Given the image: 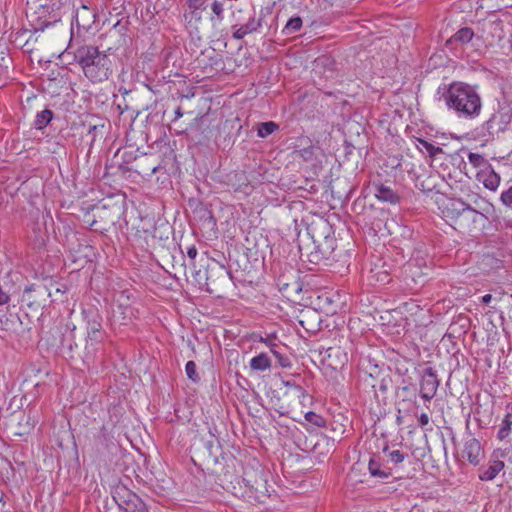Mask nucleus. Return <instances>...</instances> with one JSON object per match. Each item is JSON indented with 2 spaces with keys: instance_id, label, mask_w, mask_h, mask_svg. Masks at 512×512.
<instances>
[{
  "instance_id": "1",
  "label": "nucleus",
  "mask_w": 512,
  "mask_h": 512,
  "mask_svg": "<svg viewBox=\"0 0 512 512\" xmlns=\"http://www.w3.org/2000/svg\"><path fill=\"white\" fill-rule=\"evenodd\" d=\"M237 460L230 457L226 466L222 468L219 476H223L222 486L239 498H243L250 503H263L269 497L267 489V479L263 471L249 470L245 471L240 479L235 474Z\"/></svg>"
},
{
  "instance_id": "2",
  "label": "nucleus",
  "mask_w": 512,
  "mask_h": 512,
  "mask_svg": "<svg viewBox=\"0 0 512 512\" xmlns=\"http://www.w3.org/2000/svg\"><path fill=\"white\" fill-rule=\"evenodd\" d=\"M443 98L448 109L453 110L460 118L473 119L481 112V97L476 89L467 83L452 82Z\"/></svg>"
},
{
  "instance_id": "3",
  "label": "nucleus",
  "mask_w": 512,
  "mask_h": 512,
  "mask_svg": "<svg viewBox=\"0 0 512 512\" xmlns=\"http://www.w3.org/2000/svg\"><path fill=\"white\" fill-rule=\"evenodd\" d=\"M74 59L80 65L85 77L92 83H101L113 73L109 55L93 45H81L74 52Z\"/></svg>"
},
{
  "instance_id": "4",
  "label": "nucleus",
  "mask_w": 512,
  "mask_h": 512,
  "mask_svg": "<svg viewBox=\"0 0 512 512\" xmlns=\"http://www.w3.org/2000/svg\"><path fill=\"white\" fill-rule=\"evenodd\" d=\"M69 7V0H27L26 17L35 31H44L60 22Z\"/></svg>"
},
{
  "instance_id": "5",
  "label": "nucleus",
  "mask_w": 512,
  "mask_h": 512,
  "mask_svg": "<svg viewBox=\"0 0 512 512\" xmlns=\"http://www.w3.org/2000/svg\"><path fill=\"white\" fill-rule=\"evenodd\" d=\"M308 233L312 238L314 250L308 259L311 263L318 264L323 259H328L335 249V238L332 228L327 221L320 220L308 227Z\"/></svg>"
},
{
  "instance_id": "6",
  "label": "nucleus",
  "mask_w": 512,
  "mask_h": 512,
  "mask_svg": "<svg viewBox=\"0 0 512 512\" xmlns=\"http://www.w3.org/2000/svg\"><path fill=\"white\" fill-rule=\"evenodd\" d=\"M481 210H477L471 207L469 204L455 200L448 207V216L454 221L460 229L473 230L478 226H484L488 217L485 215V208L480 207Z\"/></svg>"
},
{
  "instance_id": "7",
  "label": "nucleus",
  "mask_w": 512,
  "mask_h": 512,
  "mask_svg": "<svg viewBox=\"0 0 512 512\" xmlns=\"http://www.w3.org/2000/svg\"><path fill=\"white\" fill-rule=\"evenodd\" d=\"M512 121V108L507 101L499 102L497 111L486 122L489 134L504 131Z\"/></svg>"
},
{
  "instance_id": "8",
  "label": "nucleus",
  "mask_w": 512,
  "mask_h": 512,
  "mask_svg": "<svg viewBox=\"0 0 512 512\" xmlns=\"http://www.w3.org/2000/svg\"><path fill=\"white\" fill-rule=\"evenodd\" d=\"M420 395L425 401L434 398L440 385V380L435 369L427 367L420 379Z\"/></svg>"
},
{
  "instance_id": "9",
  "label": "nucleus",
  "mask_w": 512,
  "mask_h": 512,
  "mask_svg": "<svg viewBox=\"0 0 512 512\" xmlns=\"http://www.w3.org/2000/svg\"><path fill=\"white\" fill-rule=\"evenodd\" d=\"M74 18L78 33L81 31L94 33L97 30L95 26L97 14L93 9L86 5H82L76 10Z\"/></svg>"
},
{
  "instance_id": "10",
  "label": "nucleus",
  "mask_w": 512,
  "mask_h": 512,
  "mask_svg": "<svg viewBox=\"0 0 512 512\" xmlns=\"http://www.w3.org/2000/svg\"><path fill=\"white\" fill-rule=\"evenodd\" d=\"M114 500L124 512H148L145 503L129 490L125 489L123 495L117 492V496H114Z\"/></svg>"
},
{
  "instance_id": "11",
  "label": "nucleus",
  "mask_w": 512,
  "mask_h": 512,
  "mask_svg": "<svg viewBox=\"0 0 512 512\" xmlns=\"http://www.w3.org/2000/svg\"><path fill=\"white\" fill-rule=\"evenodd\" d=\"M463 456L466 457L472 465H478L484 456L480 441L473 437L466 440Z\"/></svg>"
},
{
  "instance_id": "12",
  "label": "nucleus",
  "mask_w": 512,
  "mask_h": 512,
  "mask_svg": "<svg viewBox=\"0 0 512 512\" xmlns=\"http://www.w3.org/2000/svg\"><path fill=\"white\" fill-rule=\"evenodd\" d=\"M262 20V17L256 18L254 13L253 16L249 17L247 23L239 27L237 25H233V38L236 40H241L246 35L257 32L262 26Z\"/></svg>"
},
{
  "instance_id": "13",
  "label": "nucleus",
  "mask_w": 512,
  "mask_h": 512,
  "mask_svg": "<svg viewBox=\"0 0 512 512\" xmlns=\"http://www.w3.org/2000/svg\"><path fill=\"white\" fill-rule=\"evenodd\" d=\"M314 65L315 73L321 74L325 78H332L336 70L335 60L328 55H323L316 58Z\"/></svg>"
},
{
  "instance_id": "14",
  "label": "nucleus",
  "mask_w": 512,
  "mask_h": 512,
  "mask_svg": "<svg viewBox=\"0 0 512 512\" xmlns=\"http://www.w3.org/2000/svg\"><path fill=\"white\" fill-rule=\"evenodd\" d=\"M477 179L483 183L484 187L495 191L500 184V176L488 165L477 174Z\"/></svg>"
},
{
  "instance_id": "15",
  "label": "nucleus",
  "mask_w": 512,
  "mask_h": 512,
  "mask_svg": "<svg viewBox=\"0 0 512 512\" xmlns=\"http://www.w3.org/2000/svg\"><path fill=\"white\" fill-rule=\"evenodd\" d=\"M475 33L469 27H463L453 34L447 41L446 46L456 48L457 45H465L472 41Z\"/></svg>"
},
{
  "instance_id": "16",
  "label": "nucleus",
  "mask_w": 512,
  "mask_h": 512,
  "mask_svg": "<svg viewBox=\"0 0 512 512\" xmlns=\"http://www.w3.org/2000/svg\"><path fill=\"white\" fill-rule=\"evenodd\" d=\"M505 464L501 460H492L488 466H483L479 469V479L482 481L493 480L498 473L503 470Z\"/></svg>"
},
{
  "instance_id": "17",
  "label": "nucleus",
  "mask_w": 512,
  "mask_h": 512,
  "mask_svg": "<svg viewBox=\"0 0 512 512\" xmlns=\"http://www.w3.org/2000/svg\"><path fill=\"white\" fill-rule=\"evenodd\" d=\"M82 314L86 322L87 331L102 330V317L97 309L90 307L84 309Z\"/></svg>"
},
{
  "instance_id": "18",
  "label": "nucleus",
  "mask_w": 512,
  "mask_h": 512,
  "mask_svg": "<svg viewBox=\"0 0 512 512\" xmlns=\"http://www.w3.org/2000/svg\"><path fill=\"white\" fill-rule=\"evenodd\" d=\"M375 196L383 202L396 204L399 202V195L389 186L378 184L375 186Z\"/></svg>"
},
{
  "instance_id": "19",
  "label": "nucleus",
  "mask_w": 512,
  "mask_h": 512,
  "mask_svg": "<svg viewBox=\"0 0 512 512\" xmlns=\"http://www.w3.org/2000/svg\"><path fill=\"white\" fill-rule=\"evenodd\" d=\"M417 407L416 401L403 399L397 403L396 421L398 424L403 423V419Z\"/></svg>"
},
{
  "instance_id": "20",
  "label": "nucleus",
  "mask_w": 512,
  "mask_h": 512,
  "mask_svg": "<svg viewBox=\"0 0 512 512\" xmlns=\"http://www.w3.org/2000/svg\"><path fill=\"white\" fill-rule=\"evenodd\" d=\"M368 469H369L370 474L373 477L387 479L392 475L390 469H388L386 467L382 468L381 462L378 459H376L375 457H372L369 460Z\"/></svg>"
},
{
  "instance_id": "21",
  "label": "nucleus",
  "mask_w": 512,
  "mask_h": 512,
  "mask_svg": "<svg viewBox=\"0 0 512 512\" xmlns=\"http://www.w3.org/2000/svg\"><path fill=\"white\" fill-rule=\"evenodd\" d=\"M271 359L267 353H260L250 360V368L254 371H265L271 368Z\"/></svg>"
},
{
  "instance_id": "22",
  "label": "nucleus",
  "mask_w": 512,
  "mask_h": 512,
  "mask_svg": "<svg viewBox=\"0 0 512 512\" xmlns=\"http://www.w3.org/2000/svg\"><path fill=\"white\" fill-rule=\"evenodd\" d=\"M53 116V111L48 108L38 112L33 122V127L36 130L44 129L52 121Z\"/></svg>"
},
{
  "instance_id": "23",
  "label": "nucleus",
  "mask_w": 512,
  "mask_h": 512,
  "mask_svg": "<svg viewBox=\"0 0 512 512\" xmlns=\"http://www.w3.org/2000/svg\"><path fill=\"white\" fill-rule=\"evenodd\" d=\"M302 18L300 16H294L288 20L284 28L282 29V34L289 36L292 35L302 28Z\"/></svg>"
},
{
  "instance_id": "24",
  "label": "nucleus",
  "mask_w": 512,
  "mask_h": 512,
  "mask_svg": "<svg viewBox=\"0 0 512 512\" xmlns=\"http://www.w3.org/2000/svg\"><path fill=\"white\" fill-rule=\"evenodd\" d=\"M279 129V125L273 121L262 122L258 124L257 134L261 138H265Z\"/></svg>"
},
{
  "instance_id": "25",
  "label": "nucleus",
  "mask_w": 512,
  "mask_h": 512,
  "mask_svg": "<svg viewBox=\"0 0 512 512\" xmlns=\"http://www.w3.org/2000/svg\"><path fill=\"white\" fill-rule=\"evenodd\" d=\"M512 427V414L508 413L504 419L502 420V423L500 425L499 431H498V438L500 440L506 439L510 432Z\"/></svg>"
},
{
  "instance_id": "26",
  "label": "nucleus",
  "mask_w": 512,
  "mask_h": 512,
  "mask_svg": "<svg viewBox=\"0 0 512 512\" xmlns=\"http://www.w3.org/2000/svg\"><path fill=\"white\" fill-rule=\"evenodd\" d=\"M261 341L265 342L267 345H269L271 347V352L274 354V356L277 358L278 360V363L281 367L283 368H287L291 365L290 363V360L288 357L282 355L277 349H276V345H273L271 343V341L266 338V339H263L261 338Z\"/></svg>"
},
{
  "instance_id": "27",
  "label": "nucleus",
  "mask_w": 512,
  "mask_h": 512,
  "mask_svg": "<svg viewBox=\"0 0 512 512\" xmlns=\"http://www.w3.org/2000/svg\"><path fill=\"white\" fill-rule=\"evenodd\" d=\"M383 452L387 455L388 461L393 463L394 465H398L402 463L405 458L407 457V454L400 450H389L388 447H385L383 449Z\"/></svg>"
},
{
  "instance_id": "28",
  "label": "nucleus",
  "mask_w": 512,
  "mask_h": 512,
  "mask_svg": "<svg viewBox=\"0 0 512 512\" xmlns=\"http://www.w3.org/2000/svg\"><path fill=\"white\" fill-rule=\"evenodd\" d=\"M304 417L306 421L315 425L316 427L322 428L326 426V419L313 411L305 413Z\"/></svg>"
},
{
  "instance_id": "29",
  "label": "nucleus",
  "mask_w": 512,
  "mask_h": 512,
  "mask_svg": "<svg viewBox=\"0 0 512 512\" xmlns=\"http://www.w3.org/2000/svg\"><path fill=\"white\" fill-rule=\"evenodd\" d=\"M418 143L426 150L431 158H434L436 155L443 153V149L441 147L434 146L432 143L424 139H418Z\"/></svg>"
},
{
  "instance_id": "30",
  "label": "nucleus",
  "mask_w": 512,
  "mask_h": 512,
  "mask_svg": "<svg viewBox=\"0 0 512 512\" xmlns=\"http://www.w3.org/2000/svg\"><path fill=\"white\" fill-rule=\"evenodd\" d=\"M105 332L103 330L87 331V346H93L100 343L104 338Z\"/></svg>"
},
{
  "instance_id": "31",
  "label": "nucleus",
  "mask_w": 512,
  "mask_h": 512,
  "mask_svg": "<svg viewBox=\"0 0 512 512\" xmlns=\"http://www.w3.org/2000/svg\"><path fill=\"white\" fill-rule=\"evenodd\" d=\"M196 364L194 361H188L185 366L187 377L193 382L197 383L200 380L198 373L196 372Z\"/></svg>"
},
{
  "instance_id": "32",
  "label": "nucleus",
  "mask_w": 512,
  "mask_h": 512,
  "mask_svg": "<svg viewBox=\"0 0 512 512\" xmlns=\"http://www.w3.org/2000/svg\"><path fill=\"white\" fill-rule=\"evenodd\" d=\"M211 9L213 11V13L215 14L216 18L218 21H222L223 18H224V7H223V2L222 1H218V0H215L212 5H211Z\"/></svg>"
},
{
  "instance_id": "33",
  "label": "nucleus",
  "mask_w": 512,
  "mask_h": 512,
  "mask_svg": "<svg viewBox=\"0 0 512 512\" xmlns=\"http://www.w3.org/2000/svg\"><path fill=\"white\" fill-rule=\"evenodd\" d=\"M468 160L475 167H479L486 163L483 156H481L480 154H477V153H472V152L469 153Z\"/></svg>"
},
{
  "instance_id": "34",
  "label": "nucleus",
  "mask_w": 512,
  "mask_h": 512,
  "mask_svg": "<svg viewBox=\"0 0 512 512\" xmlns=\"http://www.w3.org/2000/svg\"><path fill=\"white\" fill-rule=\"evenodd\" d=\"M186 4L191 13L194 14L197 10L201 9L204 5V0H186Z\"/></svg>"
},
{
  "instance_id": "35",
  "label": "nucleus",
  "mask_w": 512,
  "mask_h": 512,
  "mask_svg": "<svg viewBox=\"0 0 512 512\" xmlns=\"http://www.w3.org/2000/svg\"><path fill=\"white\" fill-rule=\"evenodd\" d=\"M193 278H194V281L197 285H199L200 288H202L203 285L207 284L206 283V276L205 274H203L201 272V270H196L194 273H193Z\"/></svg>"
},
{
  "instance_id": "36",
  "label": "nucleus",
  "mask_w": 512,
  "mask_h": 512,
  "mask_svg": "<svg viewBox=\"0 0 512 512\" xmlns=\"http://www.w3.org/2000/svg\"><path fill=\"white\" fill-rule=\"evenodd\" d=\"M286 385L290 386V382H287ZM291 386L293 387V389L295 390V393L297 394V396L299 398H303V399H310L311 398L309 396V394L300 385H296V384L292 385L291 384Z\"/></svg>"
},
{
  "instance_id": "37",
  "label": "nucleus",
  "mask_w": 512,
  "mask_h": 512,
  "mask_svg": "<svg viewBox=\"0 0 512 512\" xmlns=\"http://www.w3.org/2000/svg\"><path fill=\"white\" fill-rule=\"evenodd\" d=\"M500 199L503 202V204L507 206L512 205V186L509 189L502 192Z\"/></svg>"
},
{
  "instance_id": "38",
  "label": "nucleus",
  "mask_w": 512,
  "mask_h": 512,
  "mask_svg": "<svg viewBox=\"0 0 512 512\" xmlns=\"http://www.w3.org/2000/svg\"><path fill=\"white\" fill-rule=\"evenodd\" d=\"M430 418L426 413H422L418 417V423L421 428H425L429 424Z\"/></svg>"
},
{
  "instance_id": "39",
  "label": "nucleus",
  "mask_w": 512,
  "mask_h": 512,
  "mask_svg": "<svg viewBox=\"0 0 512 512\" xmlns=\"http://www.w3.org/2000/svg\"><path fill=\"white\" fill-rule=\"evenodd\" d=\"M10 301V296L0 287V305H5Z\"/></svg>"
},
{
  "instance_id": "40",
  "label": "nucleus",
  "mask_w": 512,
  "mask_h": 512,
  "mask_svg": "<svg viewBox=\"0 0 512 512\" xmlns=\"http://www.w3.org/2000/svg\"><path fill=\"white\" fill-rule=\"evenodd\" d=\"M197 248L193 245L187 249V255L191 260H194L197 256Z\"/></svg>"
},
{
  "instance_id": "41",
  "label": "nucleus",
  "mask_w": 512,
  "mask_h": 512,
  "mask_svg": "<svg viewBox=\"0 0 512 512\" xmlns=\"http://www.w3.org/2000/svg\"><path fill=\"white\" fill-rule=\"evenodd\" d=\"M388 384H389V381H387L385 378H383L380 383H379V389L382 391V392H386L387 389H388Z\"/></svg>"
},
{
  "instance_id": "42",
  "label": "nucleus",
  "mask_w": 512,
  "mask_h": 512,
  "mask_svg": "<svg viewBox=\"0 0 512 512\" xmlns=\"http://www.w3.org/2000/svg\"><path fill=\"white\" fill-rule=\"evenodd\" d=\"M491 300H492V295L491 294H486V295H484L482 297L481 302L483 304H488V303H490Z\"/></svg>"
},
{
  "instance_id": "43",
  "label": "nucleus",
  "mask_w": 512,
  "mask_h": 512,
  "mask_svg": "<svg viewBox=\"0 0 512 512\" xmlns=\"http://www.w3.org/2000/svg\"><path fill=\"white\" fill-rule=\"evenodd\" d=\"M183 116L181 107H177L175 110V120L181 118Z\"/></svg>"
},
{
  "instance_id": "44",
  "label": "nucleus",
  "mask_w": 512,
  "mask_h": 512,
  "mask_svg": "<svg viewBox=\"0 0 512 512\" xmlns=\"http://www.w3.org/2000/svg\"><path fill=\"white\" fill-rule=\"evenodd\" d=\"M206 447L209 450V452L212 453L213 441L212 440H208L206 442Z\"/></svg>"
},
{
  "instance_id": "45",
  "label": "nucleus",
  "mask_w": 512,
  "mask_h": 512,
  "mask_svg": "<svg viewBox=\"0 0 512 512\" xmlns=\"http://www.w3.org/2000/svg\"><path fill=\"white\" fill-rule=\"evenodd\" d=\"M308 154L310 155V154H311V152H310V151H308V150H306V149L302 151V156H303L304 158H306V157L308 156Z\"/></svg>"
},
{
  "instance_id": "46",
  "label": "nucleus",
  "mask_w": 512,
  "mask_h": 512,
  "mask_svg": "<svg viewBox=\"0 0 512 512\" xmlns=\"http://www.w3.org/2000/svg\"><path fill=\"white\" fill-rule=\"evenodd\" d=\"M96 129H97V127H96V126H91V127L89 128V133H92V132H93V131H95Z\"/></svg>"
},
{
  "instance_id": "47",
  "label": "nucleus",
  "mask_w": 512,
  "mask_h": 512,
  "mask_svg": "<svg viewBox=\"0 0 512 512\" xmlns=\"http://www.w3.org/2000/svg\"><path fill=\"white\" fill-rule=\"evenodd\" d=\"M491 25L495 26V27H498L500 25V22L495 21V22H492Z\"/></svg>"
},
{
  "instance_id": "48",
  "label": "nucleus",
  "mask_w": 512,
  "mask_h": 512,
  "mask_svg": "<svg viewBox=\"0 0 512 512\" xmlns=\"http://www.w3.org/2000/svg\"><path fill=\"white\" fill-rule=\"evenodd\" d=\"M157 171V167L152 168V173H155Z\"/></svg>"
},
{
  "instance_id": "49",
  "label": "nucleus",
  "mask_w": 512,
  "mask_h": 512,
  "mask_svg": "<svg viewBox=\"0 0 512 512\" xmlns=\"http://www.w3.org/2000/svg\"><path fill=\"white\" fill-rule=\"evenodd\" d=\"M306 400H307V399H303V398H302L301 403H302L303 405H305L304 403H306Z\"/></svg>"
},
{
  "instance_id": "50",
  "label": "nucleus",
  "mask_w": 512,
  "mask_h": 512,
  "mask_svg": "<svg viewBox=\"0 0 512 512\" xmlns=\"http://www.w3.org/2000/svg\"><path fill=\"white\" fill-rule=\"evenodd\" d=\"M119 25H120V22H117V23L114 25V27L116 28V27H118Z\"/></svg>"
},
{
  "instance_id": "51",
  "label": "nucleus",
  "mask_w": 512,
  "mask_h": 512,
  "mask_svg": "<svg viewBox=\"0 0 512 512\" xmlns=\"http://www.w3.org/2000/svg\"><path fill=\"white\" fill-rule=\"evenodd\" d=\"M210 435H211L212 438L215 437V434H213L211 431H210Z\"/></svg>"
}]
</instances>
